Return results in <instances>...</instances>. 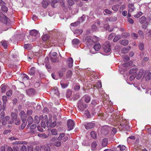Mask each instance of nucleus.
I'll use <instances>...</instances> for the list:
<instances>
[{
  "mask_svg": "<svg viewBox=\"0 0 151 151\" xmlns=\"http://www.w3.org/2000/svg\"><path fill=\"white\" fill-rule=\"evenodd\" d=\"M145 79L147 81H148L151 79V73L149 72L145 77Z\"/></svg>",
  "mask_w": 151,
  "mask_h": 151,
  "instance_id": "nucleus-40",
  "label": "nucleus"
},
{
  "mask_svg": "<svg viewBox=\"0 0 151 151\" xmlns=\"http://www.w3.org/2000/svg\"><path fill=\"white\" fill-rule=\"evenodd\" d=\"M67 124L68 130H70L73 128L74 125V122L73 120L69 119L67 121Z\"/></svg>",
  "mask_w": 151,
  "mask_h": 151,
  "instance_id": "nucleus-8",
  "label": "nucleus"
},
{
  "mask_svg": "<svg viewBox=\"0 0 151 151\" xmlns=\"http://www.w3.org/2000/svg\"><path fill=\"white\" fill-rule=\"evenodd\" d=\"M90 134L91 137L95 139L96 138L97 134L96 132L95 131H92L91 132Z\"/></svg>",
  "mask_w": 151,
  "mask_h": 151,
  "instance_id": "nucleus-24",
  "label": "nucleus"
},
{
  "mask_svg": "<svg viewBox=\"0 0 151 151\" xmlns=\"http://www.w3.org/2000/svg\"><path fill=\"white\" fill-rule=\"evenodd\" d=\"M97 144L96 142H93L91 145L92 150H95L96 148Z\"/></svg>",
  "mask_w": 151,
  "mask_h": 151,
  "instance_id": "nucleus-33",
  "label": "nucleus"
},
{
  "mask_svg": "<svg viewBox=\"0 0 151 151\" xmlns=\"http://www.w3.org/2000/svg\"><path fill=\"white\" fill-rule=\"evenodd\" d=\"M119 7L117 5H114L112 7V9L114 11L116 12L119 9Z\"/></svg>",
  "mask_w": 151,
  "mask_h": 151,
  "instance_id": "nucleus-43",
  "label": "nucleus"
},
{
  "mask_svg": "<svg viewBox=\"0 0 151 151\" xmlns=\"http://www.w3.org/2000/svg\"><path fill=\"white\" fill-rule=\"evenodd\" d=\"M84 42L88 46H90L93 44L92 37L90 35L87 36L85 38Z\"/></svg>",
  "mask_w": 151,
  "mask_h": 151,
  "instance_id": "nucleus-5",
  "label": "nucleus"
},
{
  "mask_svg": "<svg viewBox=\"0 0 151 151\" xmlns=\"http://www.w3.org/2000/svg\"><path fill=\"white\" fill-rule=\"evenodd\" d=\"M120 43L121 45L124 46H126L128 44V41L126 40H124L121 41Z\"/></svg>",
  "mask_w": 151,
  "mask_h": 151,
  "instance_id": "nucleus-27",
  "label": "nucleus"
},
{
  "mask_svg": "<svg viewBox=\"0 0 151 151\" xmlns=\"http://www.w3.org/2000/svg\"><path fill=\"white\" fill-rule=\"evenodd\" d=\"M70 6H72L73 5L74 2V1L73 0H67Z\"/></svg>",
  "mask_w": 151,
  "mask_h": 151,
  "instance_id": "nucleus-60",
  "label": "nucleus"
},
{
  "mask_svg": "<svg viewBox=\"0 0 151 151\" xmlns=\"http://www.w3.org/2000/svg\"><path fill=\"white\" fill-rule=\"evenodd\" d=\"M27 121L29 124H31L33 122V119L30 116H29L27 118Z\"/></svg>",
  "mask_w": 151,
  "mask_h": 151,
  "instance_id": "nucleus-32",
  "label": "nucleus"
},
{
  "mask_svg": "<svg viewBox=\"0 0 151 151\" xmlns=\"http://www.w3.org/2000/svg\"><path fill=\"white\" fill-rule=\"evenodd\" d=\"M2 46L4 47V48L5 49H6L8 46L7 43V42L5 41H4L2 43Z\"/></svg>",
  "mask_w": 151,
  "mask_h": 151,
  "instance_id": "nucleus-56",
  "label": "nucleus"
},
{
  "mask_svg": "<svg viewBox=\"0 0 151 151\" xmlns=\"http://www.w3.org/2000/svg\"><path fill=\"white\" fill-rule=\"evenodd\" d=\"M15 124L17 125H19L20 124V120L19 119H15Z\"/></svg>",
  "mask_w": 151,
  "mask_h": 151,
  "instance_id": "nucleus-58",
  "label": "nucleus"
},
{
  "mask_svg": "<svg viewBox=\"0 0 151 151\" xmlns=\"http://www.w3.org/2000/svg\"><path fill=\"white\" fill-rule=\"evenodd\" d=\"M37 72L39 73L40 78H43L45 77V75L43 73L41 72H40L38 70V71Z\"/></svg>",
  "mask_w": 151,
  "mask_h": 151,
  "instance_id": "nucleus-64",
  "label": "nucleus"
},
{
  "mask_svg": "<svg viewBox=\"0 0 151 151\" xmlns=\"http://www.w3.org/2000/svg\"><path fill=\"white\" fill-rule=\"evenodd\" d=\"M67 62L68 66L71 68L73 65V60L71 58H68Z\"/></svg>",
  "mask_w": 151,
  "mask_h": 151,
  "instance_id": "nucleus-18",
  "label": "nucleus"
},
{
  "mask_svg": "<svg viewBox=\"0 0 151 151\" xmlns=\"http://www.w3.org/2000/svg\"><path fill=\"white\" fill-rule=\"evenodd\" d=\"M65 134L63 133H62L60 134L59 137L57 138V139L58 140H62L63 138L65 136Z\"/></svg>",
  "mask_w": 151,
  "mask_h": 151,
  "instance_id": "nucleus-36",
  "label": "nucleus"
},
{
  "mask_svg": "<svg viewBox=\"0 0 151 151\" xmlns=\"http://www.w3.org/2000/svg\"><path fill=\"white\" fill-rule=\"evenodd\" d=\"M12 94V91L11 90H9L6 92V94L7 96L10 97Z\"/></svg>",
  "mask_w": 151,
  "mask_h": 151,
  "instance_id": "nucleus-54",
  "label": "nucleus"
},
{
  "mask_svg": "<svg viewBox=\"0 0 151 151\" xmlns=\"http://www.w3.org/2000/svg\"><path fill=\"white\" fill-rule=\"evenodd\" d=\"M95 126L94 123L90 122L86 123L84 125L85 128L87 129H89L94 127Z\"/></svg>",
  "mask_w": 151,
  "mask_h": 151,
  "instance_id": "nucleus-10",
  "label": "nucleus"
},
{
  "mask_svg": "<svg viewBox=\"0 0 151 151\" xmlns=\"http://www.w3.org/2000/svg\"><path fill=\"white\" fill-rule=\"evenodd\" d=\"M41 148L44 150V151H50V148L48 146L42 145Z\"/></svg>",
  "mask_w": 151,
  "mask_h": 151,
  "instance_id": "nucleus-23",
  "label": "nucleus"
},
{
  "mask_svg": "<svg viewBox=\"0 0 151 151\" xmlns=\"http://www.w3.org/2000/svg\"><path fill=\"white\" fill-rule=\"evenodd\" d=\"M58 0H52L51 1V6L53 7H55V4L57 3Z\"/></svg>",
  "mask_w": 151,
  "mask_h": 151,
  "instance_id": "nucleus-44",
  "label": "nucleus"
},
{
  "mask_svg": "<svg viewBox=\"0 0 151 151\" xmlns=\"http://www.w3.org/2000/svg\"><path fill=\"white\" fill-rule=\"evenodd\" d=\"M111 45L109 41L106 42L103 44V48L104 52L106 53H110L111 50Z\"/></svg>",
  "mask_w": 151,
  "mask_h": 151,
  "instance_id": "nucleus-1",
  "label": "nucleus"
},
{
  "mask_svg": "<svg viewBox=\"0 0 151 151\" xmlns=\"http://www.w3.org/2000/svg\"><path fill=\"white\" fill-rule=\"evenodd\" d=\"M1 9L4 12H6L8 11L7 7L4 5H3L1 6Z\"/></svg>",
  "mask_w": 151,
  "mask_h": 151,
  "instance_id": "nucleus-48",
  "label": "nucleus"
},
{
  "mask_svg": "<svg viewBox=\"0 0 151 151\" xmlns=\"http://www.w3.org/2000/svg\"><path fill=\"white\" fill-rule=\"evenodd\" d=\"M80 24V21H78L74 23H72L70 25L73 27H76L78 26Z\"/></svg>",
  "mask_w": 151,
  "mask_h": 151,
  "instance_id": "nucleus-39",
  "label": "nucleus"
},
{
  "mask_svg": "<svg viewBox=\"0 0 151 151\" xmlns=\"http://www.w3.org/2000/svg\"><path fill=\"white\" fill-rule=\"evenodd\" d=\"M120 39V37L119 35H117L113 39V41L114 42H116Z\"/></svg>",
  "mask_w": 151,
  "mask_h": 151,
  "instance_id": "nucleus-50",
  "label": "nucleus"
},
{
  "mask_svg": "<svg viewBox=\"0 0 151 151\" xmlns=\"http://www.w3.org/2000/svg\"><path fill=\"white\" fill-rule=\"evenodd\" d=\"M88 106L87 104L82 100H79L78 104V107L81 111H83L85 109L87 108Z\"/></svg>",
  "mask_w": 151,
  "mask_h": 151,
  "instance_id": "nucleus-2",
  "label": "nucleus"
},
{
  "mask_svg": "<svg viewBox=\"0 0 151 151\" xmlns=\"http://www.w3.org/2000/svg\"><path fill=\"white\" fill-rule=\"evenodd\" d=\"M121 126L122 129L124 130H128L129 129V126L127 123L121 124H120Z\"/></svg>",
  "mask_w": 151,
  "mask_h": 151,
  "instance_id": "nucleus-11",
  "label": "nucleus"
},
{
  "mask_svg": "<svg viewBox=\"0 0 151 151\" xmlns=\"http://www.w3.org/2000/svg\"><path fill=\"white\" fill-rule=\"evenodd\" d=\"M130 49L131 47L129 46L124 48L122 50V52L123 53H126Z\"/></svg>",
  "mask_w": 151,
  "mask_h": 151,
  "instance_id": "nucleus-20",
  "label": "nucleus"
},
{
  "mask_svg": "<svg viewBox=\"0 0 151 151\" xmlns=\"http://www.w3.org/2000/svg\"><path fill=\"white\" fill-rule=\"evenodd\" d=\"M30 35L29 38L30 40V38L31 37L34 39H36V37H38L39 35V33L38 32L35 30H32L30 32Z\"/></svg>",
  "mask_w": 151,
  "mask_h": 151,
  "instance_id": "nucleus-4",
  "label": "nucleus"
},
{
  "mask_svg": "<svg viewBox=\"0 0 151 151\" xmlns=\"http://www.w3.org/2000/svg\"><path fill=\"white\" fill-rule=\"evenodd\" d=\"M83 32V31L82 29H76V30L74 32V33L77 35H79L81 34Z\"/></svg>",
  "mask_w": 151,
  "mask_h": 151,
  "instance_id": "nucleus-26",
  "label": "nucleus"
},
{
  "mask_svg": "<svg viewBox=\"0 0 151 151\" xmlns=\"http://www.w3.org/2000/svg\"><path fill=\"white\" fill-rule=\"evenodd\" d=\"M51 120H50V119H49L48 121H47V126H50L51 127H54L56 125V122L55 121L54 122L52 123H51Z\"/></svg>",
  "mask_w": 151,
  "mask_h": 151,
  "instance_id": "nucleus-15",
  "label": "nucleus"
},
{
  "mask_svg": "<svg viewBox=\"0 0 151 151\" xmlns=\"http://www.w3.org/2000/svg\"><path fill=\"white\" fill-rule=\"evenodd\" d=\"M101 47V45L98 42H96L93 47V49L96 51H98L99 50Z\"/></svg>",
  "mask_w": 151,
  "mask_h": 151,
  "instance_id": "nucleus-16",
  "label": "nucleus"
},
{
  "mask_svg": "<svg viewBox=\"0 0 151 151\" xmlns=\"http://www.w3.org/2000/svg\"><path fill=\"white\" fill-rule=\"evenodd\" d=\"M92 41H93V43L95 42H97L99 40V38L96 36H93L92 39Z\"/></svg>",
  "mask_w": 151,
  "mask_h": 151,
  "instance_id": "nucleus-35",
  "label": "nucleus"
},
{
  "mask_svg": "<svg viewBox=\"0 0 151 151\" xmlns=\"http://www.w3.org/2000/svg\"><path fill=\"white\" fill-rule=\"evenodd\" d=\"M60 85L62 86V88H66L68 86V85L67 84L61 82L60 83Z\"/></svg>",
  "mask_w": 151,
  "mask_h": 151,
  "instance_id": "nucleus-59",
  "label": "nucleus"
},
{
  "mask_svg": "<svg viewBox=\"0 0 151 151\" xmlns=\"http://www.w3.org/2000/svg\"><path fill=\"white\" fill-rule=\"evenodd\" d=\"M108 20L109 22H114L116 21L117 18L115 16L111 17L109 18Z\"/></svg>",
  "mask_w": 151,
  "mask_h": 151,
  "instance_id": "nucleus-31",
  "label": "nucleus"
},
{
  "mask_svg": "<svg viewBox=\"0 0 151 151\" xmlns=\"http://www.w3.org/2000/svg\"><path fill=\"white\" fill-rule=\"evenodd\" d=\"M49 4L48 2L45 1H43L42 2V6L44 8H46Z\"/></svg>",
  "mask_w": 151,
  "mask_h": 151,
  "instance_id": "nucleus-29",
  "label": "nucleus"
},
{
  "mask_svg": "<svg viewBox=\"0 0 151 151\" xmlns=\"http://www.w3.org/2000/svg\"><path fill=\"white\" fill-rule=\"evenodd\" d=\"M50 38V36L48 34H46L44 35L42 37V40L44 41H45Z\"/></svg>",
  "mask_w": 151,
  "mask_h": 151,
  "instance_id": "nucleus-30",
  "label": "nucleus"
},
{
  "mask_svg": "<svg viewBox=\"0 0 151 151\" xmlns=\"http://www.w3.org/2000/svg\"><path fill=\"white\" fill-rule=\"evenodd\" d=\"M142 14V13L141 12H139L137 14L134 15L133 16L135 18H139Z\"/></svg>",
  "mask_w": 151,
  "mask_h": 151,
  "instance_id": "nucleus-46",
  "label": "nucleus"
},
{
  "mask_svg": "<svg viewBox=\"0 0 151 151\" xmlns=\"http://www.w3.org/2000/svg\"><path fill=\"white\" fill-rule=\"evenodd\" d=\"M119 148L121 151H122L126 149V147L124 145H119L117 147Z\"/></svg>",
  "mask_w": 151,
  "mask_h": 151,
  "instance_id": "nucleus-34",
  "label": "nucleus"
},
{
  "mask_svg": "<svg viewBox=\"0 0 151 151\" xmlns=\"http://www.w3.org/2000/svg\"><path fill=\"white\" fill-rule=\"evenodd\" d=\"M27 148L26 146L23 145L20 149L21 151H27Z\"/></svg>",
  "mask_w": 151,
  "mask_h": 151,
  "instance_id": "nucleus-52",
  "label": "nucleus"
},
{
  "mask_svg": "<svg viewBox=\"0 0 151 151\" xmlns=\"http://www.w3.org/2000/svg\"><path fill=\"white\" fill-rule=\"evenodd\" d=\"M58 55L56 52H52L51 53L50 58L52 62L53 63L56 62V58L57 57Z\"/></svg>",
  "mask_w": 151,
  "mask_h": 151,
  "instance_id": "nucleus-9",
  "label": "nucleus"
},
{
  "mask_svg": "<svg viewBox=\"0 0 151 151\" xmlns=\"http://www.w3.org/2000/svg\"><path fill=\"white\" fill-rule=\"evenodd\" d=\"M11 117L13 120H15L17 118V115L16 114L12 112L11 114Z\"/></svg>",
  "mask_w": 151,
  "mask_h": 151,
  "instance_id": "nucleus-42",
  "label": "nucleus"
},
{
  "mask_svg": "<svg viewBox=\"0 0 151 151\" xmlns=\"http://www.w3.org/2000/svg\"><path fill=\"white\" fill-rule=\"evenodd\" d=\"M51 134L53 135H56L57 134V132L55 129H52L51 131Z\"/></svg>",
  "mask_w": 151,
  "mask_h": 151,
  "instance_id": "nucleus-51",
  "label": "nucleus"
},
{
  "mask_svg": "<svg viewBox=\"0 0 151 151\" xmlns=\"http://www.w3.org/2000/svg\"><path fill=\"white\" fill-rule=\"evenodd\" d=\"M116 132V128H113L111 129V133L113 135H114Z\"/></svg>",
  "mask_w": 151,
  "mask_h": 151,
  "instance_id": "nucleus-55",
  "label": "nucleus"
},
{
  "mask_svg": "<svg viewBox=\"0 0 151 151\" xmlns=\"http://www.w3.org/2000/svg\"><path fill=\"white\" fill-rule=\"evenodd\" d=\"M85 114L86 115L88 118H90L91 117V116L88 110H87L85 111Z\"/></svg>",
  "mask_w": 151,
  "mask_h": 151,
  "instance_id": "nucleus-61",
  "label": "nucleus"
},
{
  "mask_svg": "<svg viewBox=\"0 0 151 151\" xmlns=\"http://www.w3.org/2000/svg\"><path fill=\"white\" fill-rule=\"evenodd\" d=\"M104 12L107 14H111L112 13V12L108 9H105L104 10Z\"/></svg>",
  "mask_w": 151,
  "mask_h": 151,
  "instance_id": "nucleus-62",
  "label": "nucleus"
},
{
  "mask_svg": "<svg viewBox=\"0 0 151 151\" xmlns=\"http://www.w3.org/2000/svg\"><path fill=\"white\" fill-rule=\"evenodd\" d=\"M72 74V72L71 70H68L66 73V77L67 78H69L71 76Z\"/></svg>",
  "mask_w": 151,
  "mask_h": 151,
  "instance_id": "nucleus-47",
  "label": "nucleus"
},
{
  "mask_svg": "<svg viewBox=\"0 0 151 151\" xmlns=\"http://www.w3.org/2000/svg\"><path fill=\"white\" fill-rule=\"evenodd\" d=\"M0 20L3 23L7 24L9 23V19L3 13H0Z\"/></svg>",
  "mask_w": 151,
  "mask_h": 151,
  "instance_id": "nucleus-6",
  "label": "nucleus"
},
{
  "mask_svg": "<svg viewBox=\"0 0 151 151\" xmlns=\"http://www.w3.org/2000/svg\"><path fill=\"white\" fill-rule=\"evenodd\" d=\"M143 73V70H139L137 73L135 74L136 78L138 80L140 79L142 77Z\"/></svg>",
  "mask_w": 151,
  "mask_h": 151,
  "instance_id": "nucleus-12",
  "label": "nucleus"
},
{
  "mask_svg": "<svg viewBox=\"0 0 151 151\" xmlns=\"http://www.w3.org/2000/svg\"><path fill=\"white\" fill-rule=\"evenodd\" d=\"M108 140L107 138H104L103 139L102 142V146L104 147L106 146L108 144Z\"/></svg>",
  "mask_w": 151,
  "mask_h": 151,
  "instance_id": "nucleus-19",
  "label": "nucleus"
},
{
  "mask_svg": "<svg viewBox=\"0 0 151 151\" xmlns=\"http://www.w3.org/2000/svg\"><path fill=\"white\" fill-rule=\"evenodd\" d=\"M83 98H84L85 101L87 103H89L91 100V97L89 96L85 95L83 96Z\"/></svg>",
  "mask_w": 151,
  "mask_h": 151,
  "instance_id": "nucleus-22",
  "label": "nucleus"
},
{
  "mask_svg": "<svg viewBox=\"0 0 151 151\" xmlns=\"http://www.w3.org/2000/svg\"><path fill=\"white\" fill-rule=\"evenodd\" d=\"M72 43L73 45H77L80 43V40L77 39H74L72 41Z\"/></svg>",
  "mask_w": 151,
  "mask_h": 151,
  "instance_id": "nucleus-28",
  "label": "nucleus"
},
{
  "mask_svg": "<svg viewBox=\"0 0 151 151\" xmlns=\"http://www.w3.org/2000/svg\"><path fill=\"white\" fill-rule=\"evenodd\" d=\"M66 68H65L62 67L58 71V75L60 77L63 76L66 71Z\"/></svg>",
  "mask_w": 151,
  "mask_h": 151,
  "instance_id": "nucleus-13",
  "label": "nucleus"
},
{
  "mask_svg": "<svg viewBox=\"0 0 151 151\" xmlns=\"http://www.w3.org/2000/svg\"><path fill=\"white\" fill-rule=\"evenodd\" d=\"M34 122L36 124H38L40 122V118L37 116H36L34 117Z\"/></svg>",
  "mask_w": 151,
  "mask_h": 151,
  "instance_id": "nucleus-25",
  "label": "nucleus"
},
{
  "mask_svg": "<svg viewBox=\"0 0 151 151\" xmlns=\"http://www.w3.org/2000/svg\"><path fill=\"white\" fill-rule=\"evenodd\" d=\"M139 22L142 24V28L146 29L148 24L146 18L144 16H143L139 18Z\"/></svg>",
  "mask_w": 151,
  "mask_h": 151,
  "instance_id": "nucleus-3",
  "label": "nucleus"
},
{
  "mask_svg": "<svg viewBox=\"0 0 151 151\" xmlns=\"http://www.w3.org/2000/svg\"><path fill=\"white\" fill-rule=\"evenodd\" d=\"M35 68L34 67H32L29 72V74L31 76H34L35 73Z\"/></svg>",
  "mask_w": 151,
  "mask_h": 151,
  "instance_id": "nucleus-21",
  "label": "nucleus"
},
{
  "mask_svg": "<svg viewBox=\"0 0 151 151\" xmlns=\"http://www.w3.org/2000/svg\"><path fill=\"white\" fill-rule=\"evenodd\" d=\"M27 94L29 96H31L34 95L35 93V89L32 88L27 89L26 90Z\"/></svg>",
  "mask_w": 151,
  "mask_h": 151,
  "instance_id": "nucleus-14",
  "label": "nucleus"
},
{
  "mask_svg": "<svg viewBox=\"0 0 151 151\" xmlns=\"http://www.w3.org/2000/svg\"><path fill=\"white\" fill-rule=\"evenodd\" d=\"M132 36L134 39H137L138 37V35L137 34L133 33L131 34Z\"/></svg>",
  "mask_w": 151,
  "mask_h": 151,
  "instance_id": "nucleus-63",
  "label": "nucleus"
},
{
  "mask_svg": "<svg viewBox=\"0 0 151 151\" xmlns=\"http://www.w3.org/2000/svg\"><path fill=\"white\" fill-rule=\"evenodd\" d=\"M136 77V74L134 73L131 75L130 77H129V80L131 81L133 80Z\"/></svg>",
  "mask_w": 151,
  "mask_h": 151,
  "instance_id": "nucleus-57",
  "label": "nucleus"
},
{
  "mask_svg": "<svg viewBox=\"0 0 151 151\" xmlns=\"http://www.w3.org/2000/svg\"><path fill=\"white\" fill-rule=\"evenodd\" d=\"M109 131V127L107 126H104L102 127L101 129V133L104 135L107 134Z\"/></svg>",
  "mask_w": 151,
  "mask_h": 151,
  "instance_id": "nucleus-7",
  "label": "nucleus"
},
{
  "mask_svg": "<svg viewBox=\"0 0 151 151\" xmlns=\"http://www.w3.org/2000/svg\"><path fill=\"white\" fill-rule=\"evenodd\" d=\"M61 145V142L60 141H56L54 143V145L57 147H60Z\"/></svg>",
  "mask_w": 151,
  "mask_h": 151,
  "instance_id": "nucleus-53",
  "label": "nucleus"
},
{
  "mask_svg": "<svg viewBox=\"0 0 151 151\" xmlns=\"http://www.w3.org/2000/svg\"><path fill=\"white\" fill-rule=\"evenodd\" d=\"M139 47L141 50H143L144 49V44L142 43H140L139 44Z\"/></svg>",
  "mask_w": 151,
  "mask_h": 151,
  "instance_id": "nucleus-45",
  "label": "nucleus"
},
{
  "mask_svg": "<svg viewBox=\"0 0 151 151\" xmlns=\"http://www.w3.org/2000/svg\"><path fill=\"white\" fill-rule=\"evenodd\" d=\"M71 91L70 90H68L66 93V96L67 98H69L71 96Z\"/></svg>",
  "mask_w": 151,
  "mask_h": 151,
  "instance_id": "nucleus-41",
  "label": "nucleus"
},
{
  "mask_svg": "<svg viewBox=\"0 0 151 151\" xmlns=\"http://www.w3.org/2000/svg\"><path fill=\"white\" fill-rule=\"evenodd\" d=\"M129 34L127 32H124L122 34V36L123 38H126L129 36Z\"/></svg>",
  "mask_w": 151,
  "mask_h": 151,
  "instance_id": "nucleus-37",
  "label": "nucleus"
},
{
  "mask_svg": "<svg viewBox=\"0 0 151 151\" xmlns=\"http://www.w3.org/2000/svg\"><path fill=\"white\" fill-rule=\"evenodd\" d=\"M22 122V123L21 125V128L22 129H23L25 127L27 124V122H26V121H24V119H23Z\"/></svg>",
  "mask_w": 151,
  "mask_h": 151,
  "instance_id": "nucleus-38",
  "label": "nucleus"
},
{
  "mask_svg": "<svg viewBox=\"0 0 151 151\" xmlns=\"http://www.w3.org/2000/svg\"><path fill=\"white\" fill-rule=\"evenodd\" d=\"M129 8L128 12H132L134 11V9H135V8L134 6V5L132 4H129L128 5Z\"/></svg>",
  "mask_w": 151,
  "mask_h": 151,
  "instance_id": "nucleus-17",
  "label": "nucleus"
},
{
  "mask_svg": "<svg viewBox=\"0 0 151 151\" xmlns=\"http://www.w3.org/2000/svg\"><path fill=\"white\" fill-rule=\"evenodd\" d=\"M1 87L2 92L4 93L6 91V86L3 84L1 86Z\"/></svg>",
  "mask_w": 151,
  "mask_h": 151,
  "instance_id": "nucleus-49",
  "label": "nucleus"
}]
</instances>
